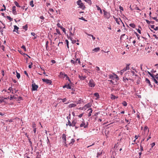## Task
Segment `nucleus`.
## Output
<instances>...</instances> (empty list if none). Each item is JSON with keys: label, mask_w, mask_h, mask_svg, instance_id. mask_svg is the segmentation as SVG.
Wrapping results in <instances>:
<instances>
[{"label": "nucleus", "mask_w": 158, "mask_h": 158, "mask_svg": "<svg viewBox=\"0 0 158 158\" xmlns=\"http://www.w3.org/2000/svg\"><path fill=\"white\" fill-rule=\"evenodd\" d=\"M11 87H10L7 90L3 89L2 91V94L4 96L6 97H9V95L10 92H11Z\"/></svg>", "instance_id": "obj_1"}, {"label": "nucleus", "mask_w": 158, "mask_h": 158, "mask_svg": "<svg viewBox=\"0 0 158 158\" xmlns=\"http://www.w3.org/2000/svg\"><path fill=\"white\" fill-rule=\"evenodd\" d=\"M32 90L33 91H35L37 90V89L38 88V85L36 84L35 83V82L33 80L32 82Z\"/></svg>", "instance_id": "obj_2"}, {"label": "nucleus", "mask_w": 158, "mask_h": 158, "mask_svg": "<svg viewBox=\"0 0 158 158\" xmlns=\"http://www.w3.org/2000/svg\"><path fill=\"white\" fill-rule=\"evenodd\" d=\"M77 4L79 6V7L82 9H84L85 6L84 4L82 2L81 0H79L77 2Z\"/></svg>", "instance_id": "obj_3"}, {"label": "nucleus", "mask_w": 158, "mask_h": 158, "mask_svg": "<svg viewBox=\"0 0 158 158\" xmlns=\"http://www.w3.org/2000/svg\"><path fill=\"white\" fill-rule=\"evenodd\" d=\"M59 77L61 78H65V79H69L68 77L66 74H65L64 73L62 72H60Z\"/></svg>", "instance_id": "obj_4"}, {"label": "nucleus", "mask_w": 158, "mask_h": 158, "mask_svg": "<svg viewBox=\"0 0 158 158\" xmlns=\"http://www.w3.org/2000/svg\"><path fill=\"white\" fill-rule=\"evenodd\" d=\"M109 77L111 79H115L118 78V77L117 75L114 73H112L109 75Z\"/></svg>", "instance_id": "obj_5"}, {"label": "nucleus", "mask_w": 158, "mask_h": 158, "mask_svg": "<svg viewBox=\"0 0 158 158\" xmlns=\"http://www.w3.org/2000/svg\"><path fill=\"white\" fill-rule=\"evenodd\" d=\"M89 85L90 87H94L95 86V83L93 80H90L89 83Z\"/></svg>", "instance_id": "obj_6"}, {"label": "nucleus", "mask_w": 158, "mask_h": 158, "mask_svg": "<svg viewBox=\"0 0 158 158\" xmlns=\"http://www.w3.org/2000/svg\"><path fill=\"white\" fill-rule=\"evenodd\" d=\"M57 26L58 27H60V28L62 29L63 32H64L65 34H66L65 29V28H64V27H62L61 25H60V24L59 23H58L57 24Z\"/></svg>", "instance_id": "obj_7"}, {"label": "nucleus", "mask_w": 158, "mask_h": 158, "mask_svg": "<svg viewBox=\"0 0 158 158\" xmlns=\"http://www.w3.org/2000/svg\"><path fill=\"white\" fill-rule=\"evenodd\" d=\"M44 82H45L46 84L50 85L52 83V81L50 80H42Z\"/></svg>", "instance_id": "obj_8"}, {"label": "nucleus", "mask_w": 158, "mask_h": 158, "mask_svg": "<svg viewBox=\"0 0 158 158\" xmlns=\"http://www.w3.org/2000/svg\"><path fill=\"white\" fill-rule=\"evenodd\" d=\"M91 104L90 103H88V104L85 105L84 106V108L85 109H86L90 107L91 106Z\"/></svg>", "instance_id": "obj_9"}, {"label": "nucleus", "mask_w": 158, "mask_h": 158, "mask_svg": "<svg viewBox=\"0 0 158 158\" xmlns=\"http://www.w3.org/2000/svg\"><path fill=\"white\" fill-rule=\"evenodd\" d=\"M9 98V97H5V98H4L3 97H2V98H1V99H0V103H1L3 102H4V99H7Z\"/></svg>", "instance_id": "obj_10"}, {"label": "nucleus", "mask_w": 158, "mask_h": 158, "mask_svg": "<svg viewBox=\"0 0 158 158\" xmlns=\"http://www.w3.org/2000/svg\"><path fill=\"white\" fill-rule=\"evenodd\" d=\"M12 13L14 15H16L17 14L16 11V6H13L12 7Z\"/></svg>", "instance_id": "obj_11"}, {"label": "nucleus", "mask_w": 158, "mask_h": 158, "mask_svg": "<svg viewBox=\"0 0 158 158\" xmlns=\"http://www.w3.org/2000/svg\"><path fill=\"white\" fill-rule=\"evenodd\" d=\"M62 139L63 140V142L66 143V135L64 134L62 135Z\"/></svg>", "instance_id": "obj_12"}, {"label": "nucleus", "mask_w": 158, "mask_h": 158, "mask_svg": "<svg viewBox=\"0 0 158 158\" xmlns=\"http://www.w3.org/2000/svg\"><path fill=\"white\" fill-rule=\"evenodd\" d=\"M95 69L98 73H102V71L100 70L99 67L96 66L95 68Z\"/></svg>", "instance_id": "obj_13"}, {"label": "nucleus", "mask_w": 158, "mask_h": 158, "mask_svg": "<svg viewBox=\"0 0 158 158\" xmlns=\"http://www.w3.org/2000/svg\"><path fill=\"white\" fill-rule=\"evenodd\" d=\"M80 126L81 127H84V128H86L88 127L87 125H85L84 122H82V123L80 124Z\"/></svg>", "instance_id": "obj_14"}, {"label": "nucleus", "mask_w": 158, "mask_h": 158, "mask_svg": "<svg viewBox=\"0 0 158 158\" xmlns=\"http://www.w3.org/2000/svg\"><path fill=\"white\" fill-rule=\"evenodd\" d=\"M148 73L151 76V77L152 78V79H155L154 78L153 76H154V73H152V72H149L148 71Z\"/></svg>", "instance_id": "obj_15"}, {"label": "nucleus", "mask_w": 158, "mask_h": 158, "mask_svg": "<svg viewBox=\"0 0 158 158\" xmlns=\"http://www.w3.org/2000/svg\"><path fill=\"white\" fill-rule=\"evenodd\" d=\"M103 12L104 13V15H106V16L108 18H109V17H110V15L105 10H103Z\"/></svg>", "instance_id": "obj_16"}, {"label": "nucleus", "mask_w": 158, "mask_h": 158, "mask_svg": "<svg viewBox=\"0 0 158 158\" xmlns=\"http://www.w3.org/2000/svg\"><path fill=\"white\" fill-rule=\"evenodd\" d=\"M77 123V121L76 120L74 119L73 120L71 123L72 124V126L74 127L75 126L76 124Z\"/></svg>", "instance_id": "obj_17"}, {"label": "nucleus", "mask_w": 158, "mask_h": 158, "mask_svg": "<svg viewBox=\"0 0 158 158\" xmlns=\"http://www.w3.org/2000/svg\"><path fill=\"white\" fill-rule=\"evenodd\" d=\"M89 111V112L88 116L89 117H90L91 115V113L92 112V110L91 108H89L88 110V111Z\"/></svg>", "instance_id": "obj_18"}, {"label": "nucleus", "mask_w": 158, "mask_h": 158, "mask_svg": "<svg viewBox=\"0 0 158 158\" xmlns=\"http://www.w3.org/2000/svg\"><path fill=\"white\" fill-rule=\"evenodd\" d=\"M11 92H12V94H15L16 93V92L18 91L17 90H16L15 89H12L11 87Z\"/></svg>", "instance_id": "obj_19"}, {"label": "nucleus", "mask_w": 158, "mask_h": 158, "mask_svg": "<svg viewBox=\"0 0 158 158\" xmlns=\"http://www.w3.org/2000/svg\"><path fill=\"white\" fill-rule=\"evenodd\" d=\"M76 106V104H73V103H72V104H70L69 105L68 107L69 108H71L75 107Z\"/></svg>", "instance_id": "obj_20"}, {"label": "nucleus", "mask_w": 158, "mask_h": 158, "mask_svg": "<svg viewBox=\"0 0 158 158\" xmlns=\"http://www.w3.org/2000/svg\"><path fill=\"white\" fill-rule=\"evenodd\" d=\"M100 48L99 47L96 48L93 50V51L94 52H97L99 51Z\"/></svg>", "instance_id": "obj_21"}, {"label": "nucleus", "mask_w": 158, "mask_h": 158, "mask_svg": "<svg viewBox=\"0 0 158 158\" xmlns=\"http://www.w3.org/2000/svg\"><path fill=\"white\" fill-rule=\"evenodd\" d=\"M63 88H67V89H71V86L68 84L67 85H66L63 86Z\"/></svg>", "instance_id": "obj_22"}, {"label": "nucleus", "mask_w": 158, "mask_h": 158, "mask_svg": "<svg viewBox=\"0 0 158 158\" xmlns=\"http://www.w3.org/2000/svg\"><path fill=\"white\" fill-rule=\"evenodd\" d=\"M120 18H119V19H118L117 18H115V20L116 22L118 24H120L119 22L120 21H121L120 20Z\"/></svg>", "instance_id": "obj_23"}, {"label": "nucleus", "mask_w": 158, "mask_h": 158, "mask_svg": "<svg viewBox=\"0 0 158 158\" xmlns=\"http://www.w3.org/2000/svg\"><path fill=\"white\" fill-rule=\"evenodd\" d=\"M154 73V76H153L154 78H156V79H158V73H156V72L155 73Z\"/></svg>", "instance_id": "obj_24"}, {"label": "nucleus", "mask_w": 158, "mask_h": 158, "mask_svg": "<svg viewBox=\"0 0 158 158\" xmlns=\"http://www.w3.org/2000/svg\"><path fill=\"white\" fill-rule=\"evenodd\" d=\"M132 76L133 78L138 79L139 78V76L136 74L135 75H132Z\"/></svg>", "instance_id": "obj_25"}, {"label": "nucleus", "mask_w": 158, "mask_h": 158, "mask_svg": "<svg viewBox=\"0 0 158 158\" xmlns=\"http://www.w3.org/2000/svg\"><path fill=\"white\" fill-rule=\"evenodd\" d=\"M85 2L88 3L89 5H91L92 2L91 0H84Z\"/></svg>", "instance_id": "obj_26"}, {"label": "nucleus", "mask_w": 158, "mask_h": 158, "mask_svg": "<svg viewBox=\"0 0 158 158\" xmlns=\"http://www.w3.org/2000/svg\"><path fill=\"white\" fill-rule=\"evenodd\" d=\"M69 38L70 39L71 41H72V42L73 44H74L76 43V40H73V38L71 37H69Z\"/></svg>", "instance_id": "obj_27"}, {"label": "nucleus", "mask_w": 158, "mask_h": 158, "mask_svg": "<svg viewBox=\"0 0 158 158\" xmlns=\"http://www.w3.org/2000/svg\"><path fill=\"white\" fill-rule=\"evenodd\" d=\"M19 27L16 25L14 26V30H13L14 31H16L15 30H17V31L18 29H19Z\"/></svg>", "instance_id": "obj_28"}, {"label": "nucleus", "mask_w": 158, "mask_h": 158, "mask_svg": "<svg viewBox=\"0 0 158 158\" xmlns=\"http://www.w3.org/2000/svg\"><path fill=\"white\" fill-rule=\"evenodd\" d=\"M129 26L133 28H135V25L133 23L130 24Z\"/></svg>", "instance_id": "obj_29"}, {"label": "nucleus", "mask_w": 158, "mask_h": 158, "mask_svg": "<svg viewBox=\"0 0 158 158\" xmlns=\"http://www.w3.org/2000/svg\"><path fill=\"white\" fill-rule=\"evenodd\" d=\"M28 27L27 24L25 25L23 27V29L25 30V31H27V30Z\"/></svg>", "instance_id": "obj_30"}, {"label": "nucleus", "mask_w": 158, "mask_h": 158, "mask_svg": "<svg viewBox=\"0 0 158 158\" xmlns=\"http://www.w3.org/2000/svg\"><path fill=\"white\" fill-rule=\"evenodd\" d=\"M102 153V151L101 152H98L97 157H99V156L101 155Z\"/></svg>", "instance_id": "obj_31"}, {"label": "nucleus", "mask_w": 158, "mask_h": 158, "mask_svg": "<svg viewBox=\"0 0 158 158\" xmlns=\"http://www.w3.org/2000/svg\"><path fill=\"white\" fill-rule=\"evenodd\" d=\"M37 156L36 158H40V152H36Z\"/></svg>", "instance_id": "obj_32"}, {"label": "nucleus", "mask_w": 158, "mask_h": 158, "mask_svg": "<svg viewBox=\"0 0 158 158\" xmlns=\"http://www.w3.org/2000/svg\"><path fill=\"white\" fill-rule=\"evenodd\" d=\"M30 5L32 7H33L34 6V4H33V1H31L30 2Z\"/></svg>", "instance_id": "obj_33"}, {"label": "nucleus", "mask_w": 158, "mask_h": 158, "mask_svg": "<svg viewBox=\"0 0 158 158\" xmlns=\"http://www.w3.org/2000/svg\"><path fill=\"white\" fill-rule=\"evenodd\" d=\"M94 95L96 96L97 98H99V95L97 93H95L94 94Z\"/></svg>", "instance_id": "obj_34"}, {"label": "nucleus", "mask_w": 158, "mask_h": 158, "mask_svg": "<svg viewBox=\"0 0 158 158\" xmlns=\"http://www.w3.org/2000/svg\"><path fill=\"white\" fill-rule=\"evenodd\" d=\"M15 5L18 7H20V6L19 5V3L17 1H15L14 2Z\"/></svg>", "instance_id": "obj_35"}, {"label": "nucleus", "mask_w": 158, "mask_h": 158, "mask_svg": "<svg viewBox=\"0 0 158 158\" xmlns=\"http://www.w3.org/2000/svg\"><path fill=\"white\" fill-rule=\"evenodd\" d=\"M6 18L7 19H9L10 21H12L13 20L12 18H11L10 16H6Z\"/></svg>", "instance_id": "obj_36"}, {"label": "nucleus", "mask_w": 158, "mask_h": 158, "mask_svg": "<svg viewBox=\"0 0 158 158\" xmlns=\"http://www.w3.org/2000/svg\"><path fill=\"white\" fill-rule=\"evenodd\" d=\"M17 77L19 79L20 78V75L19 73L16 72Z\"/></svg>", "instance_id": "obj_37"}, {"label": "nucleus", "mask_w": 158, "mask_h": 158, "mask_svg": "<svg viewBox=\"0 0 158 158\" xmlns=\"http://www.w3.org/2000/svg\"><path fill=\"white\" fill-rule=\"evenodd\" d=\"M69 125L70 126H72V125L70 121L69 120H68V123L66 124V125Z\"/></svg>", "instance_id": "obj_38"}, {"label": "nucleus", "mask_w": 158, "mask_h": 158, "mask_svg": "<svg viewBox=\"0 0 158 158\" xmlns=\"http://www.w3.org/2000/svg\"><path fill=\"white\" fill-rule=\"evenodd\" d=\"M77 61L78 62V63L80 64L81 62L80 61V59H77L76 60L75 62H76V64H77Z\"/></svg>", "instance_id": "obj_39"}, {"label": "nucleus", "mask_w": 158, "mask_h": 158, "mask_svg": "<svg viewBox=\"0 0 158 158\" xmlns=\"http://www.w3.org/2000/svg\"><path fill=\"white\" fill-rule=\"evenodd\" d=\"M130 65V64H127V66L126 67H125V68L127 70H128L129 69H130V67H129V66Z\"/></svg>", "instance_id": "obj_40"}, {"label": "nucleus", "mask_w": 158, "mask_h": 158, "mask_svg": "<svg viewBox=\"0 0 158 158\" xmlns=\"http://www.w3.org/2000/svg\"><path fill=\"white\" fill-rule=\"evenodd\" d=\"M122 104L124 106H127V103L125 101L123 102H122Z\"/></svg>", "instance_id": "obj_41"}, {"label": "nucleus", "mask_w": 158, "mask_h": 158, "mask_svg": "<svg viewBox=\"0 0 158 158\" xmlns=\"http://www.w3.org/2000/svg\"><path fill=\"white\" fill-rule=\"evenodd\" d=\"M117 98L115 97L114 95L111 94V98L112 99H114L115 98Z\"/></svg>", "instance_id": "obj_42"}, {"label": "nucleus", "mask_w": 158, "mask_h": 158, "mask_svg": "<svg viewBox=\"0 0 158 158\" xmlns=\"http://www.w3.org/2000/svg\"><path fill=\"white\" fill-rule=\"evenodd\" d=\"M21 48L23 49L25 51H26V48L25 46L22 45L21 47Z\"/></svg>", "instance_id": "obj_43"}, {"label": "nucleus", "mask_w": 158, "mask_h": 158, "mask_svg": "<svg viewBox=\"0 0 158 158\" xmlns=\"http://www.w3.org/2000/svg\"><path fill=\"white\" fill-rule=\"evenodd\" d=\"M148 129V127L147 126H145L144 129H143V131H147Z\"/></svg>", "instance_id": "obj_44"}, {"label": "nucleus", "mask_w": 158, "mask_h": 158, "mask_svg": "<svg viewBox=\"0 0 158 158\" xmlns=\"http://www.w3.org/2000/svg\"><path fill=\"white\" fill-rule=\"evenodd\" d=\"M2 6L4 7V9H2L0 11H3L4 10H6V7L3 4Z\"/></svg>", "instance_id": "obj_45"}, {"label": "nucleus", "mask_w": 158, "mask_h": 158, "mask_svg": "<svg viewBox=\"0 0 158 158\" xmlns=\"http://www.w3.org/2000/svg\"><path fill=\"white\" fill-rule=\"evenodd\" d=\"M79 19H80L82 20H84L85 21H87V20H85L83 17H81V18H79Z\"/></svg>", "instance_id": "obj_46"}, {"label": "nucleus", "mask_w": 158, "mask_h": 158, "mask_svg": "<svg viewBox=\"0 0 158 158\" xmlns=\"http://www.w3.org/2000/svg\"><path fill=\"white\" fill-rule=\"evenodd\" d=\"M146 81L147 83H148L149 84V85H151V84H150V82L149 81V80H146Z\"/></svg>", "instance_id": "obj_47"}, {"label": "nucleus", "mask_w": 158, "mask_h": 158, "mask_svg": "<svg viewBox=\"0 0 158 158\" xmlns=\"http://www.w3.org/2000/svg\"><path fill=\"white\" fill-rule=\"evenodd\" d=\"M135 34L138 38V39L139 40V38H140V36L136 32H135Z\"/></svg>", "instance_id": "obj_48"}, {"label": "nucleus", "mask_w": 158, "mask_h": 158, "mask_svg": "<svg viewBox=\"0 0 158 158\" xmlns=\"http://www.w3.org/2000/svg\"><path fill=\"white\" fill-rule=\"evenodd\" d=\"M60 99L62 100V102H66L67 100V99L66 98H64L63 99Z\"/></svg>", "instance_id": "obj_49"}, {"label": "nucleus", "mask_w": 158, "mask_h": 158, "mask_svg": "<svg viewBox=\"0 0 158 158\" xmlns=\"http://www.w3.org/2000/svg\"><path fill=\"white\" fill-rule=\"evenodd\" d=\"M24 74L26 75L27 76V77L28 78H29V76H28V75L26 71H24Z\"/></svg>", "instance_id": "obj_50"}, {"label": "nucleus", "mask_w": 158, "mask_h": 158, "mask_svg": "<svg viewBox=\"0 0 158 158\" xmlns=\"http://www.w3.org/2000/svg\"><path fill=\"white\" fill-rule=\"evenodd\" d=\"M71 62L72 63L74 64H76V62H75V61L74 60H71Z\"/></svg>", "instance_id": "obj_51"}, {"label": "nucleus", "mask_w": 158, "mask_h": 158, "mask_svg": "<svg viewBox=\"0 0 158 158\" xmlns=\"http://www.w3.org/2000/svg\"><path fill=\"white\" fill-rule=\"evenodd\" d=\"M75 142V140L73 139H72L71 140V143L73 144Z\"/></svg>", "instance_id": "obj_52"}, {"label": "nucleus", "mask_w": 158, "mask_h": 158, "mask_svg": "<svg viewBox=\"0 0 158 158\" xmlns=\"http://www.w3.org/2000/svg\"><path fill=\"white\" fill-rule=\"evenodd\" d=\"M56 32H57V33L59 34H60V31H59V29H56Z\"/></svg>", "instance_id": "obj_53"}, {"label": "nucleus", "mask_w": 158, "mask_h": 158, "mask_svg": "<svg viewBox=\"0 0 158 158\" xmlns=\"http://www.w3.org/2000/svg\"><path fill=\"white\" fill-rule=\"evenodd\" d=\"M96 6L97 8V10H101V8L97 5H96Z\"/></svg>", "instance_id": "obj_54"}, {"label": "nucleus", "mask_w": 158, "mask_h": 158, "mask_svg": "<svg viewBox=\"0 0 158 158\" xmlns=\"http://www.w3.org/2000/svg\"><path fill=\"white\" fill-rule=\"evenodd\" d=\"M152 18L153 19L155 20L156 21L158 22V19H157L156 17H152Z\"/></svg>", "instance_id": "obj_55"}, {"label": "nucleus", "mask_w": 158, "mask_h": 158, "mask_svg": "<svg viewBox=\"0 0 158 158\" xmlns=\"http://www.w3.org/2000/svg\"><path fill=\"white\" fill-rule=\"evenodd\" d=\"M18 96L17 95H13L12 96V98H14V99H16L17 98V97Z\"/></svg>", "instance_id": "obj_56"}, {"label": "nucleus", "mask_w": 158, "mask_h": 158, "mask_svg": "<svg viewBox=\"0 0 158 158\" xmlns=\"http://www.w3.org/2000/svg\"><path fill=\"white\" fill-rule=\"evenodd\" d=\"M67 119L69 120V119H70L71 118V114L70 113L69 114V115L67 117Z\"/></svg>", "instance_id": "obj_57"}, {"label": "nucleus", "mask_w": 158, "mask_h": 158, "mask_svg": "<svg viewBox=\"0 0 158 158\" xmlns=\"http://www.w3.org/2000/svg\"><path fill=\"white\" fill-rule=\"evenodd\" d=\"M146 23L148 24L151 23L150 21H149L148 20H146Z\"/></svg>", "instance_id": "obj_58"}, {"label": "nucleus", "mask_w": 158, "mask_h": 158, "mask_svg": "<svg viewBox=\"0 0 158 158\" xmlns=\"http://www.w3.org/2000/svg\"><path fill=\"white\" fill-rule=\"evenodd\" d=\"M156 84H157V85H158V82L156 80H152Z\"/></svg>", "instance_id": "obj_59"}, {"label": "nucleus", "mask_w": 158, "mask_h": 158, "mask_svg": "<svg viewBox=\"0 0 158 158\" xmlns=\"http://www.w3.org/2000/svg\"><path fill=\"white\" fill-rule=\"evenodd\" d=\"M32 127L34 128H36V125L34 123H33V124H32Z\"/></svg>", "instance_id": "obj_60"}, {"label": "nucleus", "mask_w": 158, "mask_h": 158, "mask_svg": "<svg viewBox=\"0 0 158 158\" xmlns=\"http://www.w3.org/2000/svg\"><path fill=\"white\" fill-rule=\"evenodd\" d=\"M6 122H12V120L11 119H8L7 120H6Z\"/></svg>", "instance_id": "obj_61"}, {"label": "nucleus", "mask_w": 158, "mask_h": 158, "mask_svg": "<svg viewBox=\"0 0 158 158\" xmlns=\"http://www.w3.org/2000/svg\"><path fill=\"white\" fill-rule=\"evenodd\" d=\"M126 70H127V69H126L125 68H124L122 70H121V71H123V73H124V72L126 71Z\"/></svg>", "instance_id": "obj_62"}, {"label": "nucleus", "mask_w": 158, "mask_h": 158, "mask_svg": "<svg viewBox=\"0 0 158 158\" xmlns=\"http://www.w3.org/2000/svg\"><path fill=\"white\" fill-rule=\"evenodd\" d=\"M140 82V81L139 80H137L136 83L137 85L139 84Z\"/></svg>", "instance_id": "obj_63"}, {"label": "nucleus", "mask_w": 158, "mask_h": 158, "mask_svg": "<svg viewBox=\"0 0 158 158\" xmlns=\"http://www.w3.org/2000/svg\"><path fill=\"white\" fill-rule=\"evenodd\" d=\"M32 62H31V64H30L28 66V67H29V68L31 69V67H32Z\"/></svg>", "instance_id": "obj_64"}]
</instances>
